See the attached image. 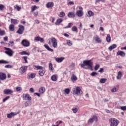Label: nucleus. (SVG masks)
Segmentation results:
<instances>
[{
	"instance_id": "1",
	"label": "nucleus",
	"mask_w": 126,
	"mask_h": 126,
	"mask_svg": "<svg viewBox=\"0 0 126 126\" xmlns=\"http://www.w3.org/2000/svg\"><path fill=\"white\" fill-rule=\"evenodd\" d=\"M93 63L91 60H85L83 61V64L81 65V67L85 69H92Z\"/></svg>"
},
{
	"instance_id": "2",
	"label": "nucleus",
	"mask_w": 126,
	"mask_h": 126,
	"mask_svg": "<svg viewBox=\"0 0 126 126\" xmlns=\"http://www.w3.org/2000/svg\"><path fill=\"white\" fill-rule=\"evenodd\" d=\"M72 92L73 95H80L82 93V91H81V89L79 87H76L72 89Z\"/></svg>"
},
{
	"instance_id": "3",
	"label": "nucleus",
	"mask_w": 126,
	"mask_h": 126,
	"mask_svg": "<svg viewBox=\"0 0 126 126\" xmlns=\"http://www.w3.org/2000/svg\"><path fill=\"white\" fill-rule=\"evenodd\" d=\"M110 126H118L119 121L116 118H112L109 120Z\"/></svg>"
},
{
	"instance_id": "4",
	"label": "nucleus",
	"mask_w": 126,
	"mask_h": 126,
	"mask_svg": "<svg viewBox=\"0 0 126 126\" xmlns=\"http://www.w3.org/2000/svg\"><path fill=\"white\" fill-rule=\"evenodd\" d=\"M78 8L79 10H77L76 15L78 17H82L83 16V8L81 6H79Z\"/></svg>"
},
{
	"instance_id": "5",
	"label": "nucleus",
	"mask_w": 126,
	"mask_h": 126,
	"mask_svg": "<svg viewBox=\"0 0 126 126\" xmlns=\"http://www.w3.org/2000/svg\"><path fill=\"white\" fill-rule=\"evenodd\" d=\"M5 50H6V51H5V53L8 55L9 57H12L13 55V53H14L11 49L9 48H6L5 47Z\"/></svg>"
},
{
	"instance_id": "6",
	"label": "nucleus",
	"mask_w": 126,
	"mask_h": 126,
	"mask_svg": "<svg viewBox=\"0 0 126 126\" xmlns=\"http://www.w3.org/2000/svg\"><path fill=\"white\" fill-rule=\"evenodd\" d=\"M19 28L18 31H17L16 33H18V34L21 35V34H23V32H24L25 28L24 27V26L20 25H19Z\"/></svg>"
},
{
	"instance_id": "7",
	"label": "nucleus",
	"mask_w": 126,
	"mask_h": 126,
	"mask_svg": "<svg viewBox=\"0 0 126 126\" xmlns=\"http://www.w3.org/2000/svg\"><path fill=\"white\" fill-rule=\"evenodd\" d=\"M51 40L52 44V47H53V48H57V47H58V40H57L55 37H52Z\"/></svg>"
},
{
	"instance_id": "8",
	"label": "nucleus",
	"mask_w": 126,
	"mask_h": 126,
	"mask_svg": "<svg viewBox=\"0 0 126 126\" xmlns=\"http://www.w3.org/2000/svg\"><path fill=\"white\" fill-rule=\"evenodd\" d=\"M21 44L24 47H29L30 46V42L26 39H23L21 42Z\"/></svg>"
},
{
	"instance_id": "9",
	"label": "nucleus",
	"mask_w": 126,
	"mask_h": 126,
	"mask_svg": "<svg viewBox=\"0 0 126 126\" xmlns=\"http://www.w3.org/2000/svg\"><path fill=\"white\" fill-rule=\"evenodd\" d=\"M23 98L24 100H25L26 101H31V96H30V95L28 94H23Z\"/></svg>"
},
{
	"instance_id": "10",
	"label": "nucleus",
	"mask_w": 126,
	"mask_h": 126,
	"mask_svg": "<svg viewBox=\"0 0 126 126\" xmlns=\"http://www.w3.org/2000/svg\"><path fill=\"white\" fill-rule=\"evenodd\" d=\"M18 112H11L10 113H8L7 114V117L8 119H11L13 117H14V116H16V115H18Z\"/></svg>"
},
{
	"instance_id": "11",
	"label": "nucleus",
	"mask_w": 126,
	"mask_h": 126,
	"mask_svg": "<svg viewBox=\"0 0 126 126\" xmlns=\"http://www.w3.org/2000/svg\"><path fill=\"white\" fill-rule=\"evenodd\" d=\"M3 92L4 94H5V95H9L13 93V91L10 89H5L4 90Z\"/></svg>"
},
{
	"instance_id": "12",
	"label": "nucleus",
	"mask_w": 126,
	"mask_h": 126,
	"mask_svg": "<svg viewBox=\"0 0 126 126\" xmlns=\"http://www.w3.org/2000/svg\"><path fill=\"white\" fill-rule=\"evenodd\" d=\"M97 120L98 119L97 118V117H96L95 116H94L92 118L89 120L88 123L90 124H92V123H93L94 121H95V122H97Z\"/></svg>"
},
{
	"instance_id": "13",
	"label": "nucleus",
	"mask_w": 126,
	"mask_h": 126,
	"mask_svg": "<svg viewBox=\"0 0 126 126\" xmlns=\"http://www.w3.org/2000/svg\"><path fill=\"white\" fill-rule=\"evenodd\" d=\"M117 55L124 58L126 56V53L123 51L119 50L117 52Z\"/></svg>"
},
{
	"instance_id": "14",
	"label": "nucleus",
	"mask_w": 126,
	"mask_h": 126,
	"mask_svg": "<svg viewBox=\"0 0 126 126\" xmlns=\"http://www.w3.org/2000/svg\"><path fill=\"white\" fill-rule=\"evenodd\" d=\"M6 79V75L4 73H0V80H5Z\"/></svg>"
},
{
	"instance_id": "15",
	"label": "nucleus",
	"mask_w": 126,
	"mask_h": 126,
	"mask_svg": "<svg viewBox=\"0 0 126 126\" xmlns=\"http://www.w3.org/2000/svg\"><path fill=\"white\" fill-rule=\"evenodd\" d=\"M55 60L57 63H63V60H64V57H61V58H56Z\"/></svg>"
},
{
	"instance_id": "16",
	"label": "nucleus",
	"mask_w": 126,
	"mask_h": 126,
	"mask_svg": "<svg viewBox=\"0 0 126 126\" xmlns=\"http://www.w3.org/2000/svg\"><path fill=\"white\" fill-rule=\"evenodd\" d=\"M46 7L47 8H50L54 7V2H49L46 4Z\"/></svg>"
},
{
	"instance_id": "17",
	"label": "nucleus",
	"mask_w": 126,
	"mask_h": 126,
	"mask_svg": "<svg viewBox=\"0 0 126 126\" xmlns=\"http://www.w3.org/2000/svg\"><path fill=\"white\" fill-rule=\"evenodd\" d=\"M67 16L69 18H72L75 17V14L73 12H69L67 14Z\"/></svg>"
},
{
	"instance_id": "18",
	"label": "nucleus",
	"mask_w": 126,
	"mask_h": 126,
	"mask_svg": "<svg viewBox=\"0 0 126 126\" xmlns=\"http://www.w3.org/2000/svg\"><path fill=\"white\" fill-rule=\"evenodd\" d=\"M44 47L46 50H48L49 52H54V49L50 48V46H49L48 44H44Z\"/></svg>"
},
{
	"instance_id": "19",
	"label": "nucleus",
	"mask_w": 126,
	"mask_h": 126,
	"mask_svg": "<svg viewBox=\"0 0 126 126\" xmlns=\"http://www.w3.org/2000/svg\"><path fill=\"white\" fill-rule=\"evenodd\" d=\"M46 73L45 69H41L39 71V74L40 76H44V75Z\"/></svg>"
},
{
	"instance_id": "20",
	"label": "nucleus",
	"mask_w": 126,
	"mask_h": 126,
	"mask_svg": "<svg viewBox=\"0 0 126 126\" xmlns=\"http://www.w3.org/2000/svg\"><path fill=\"white\" fill-rule=\"evenodd\" d=\"M123 76V73L121 71H119L117 73V79L118 80H120L122 78V77Z\"/></svg>"
},
{
	"instance_id": "21",
	"label": "nucleus",
	"mask_w": 126,
	"mask_h": 126,
	"mask_svg": "<svg viewBox=\"0 0 126 126\" xmlns=\"http://www.w3.org/2000/svg\"><path fill=\"white\" fill-rule=\"evenodd\" d=\"M11 22L12 25L14 24L15 25H16V24H18L19 21H18L16 19H11Z\"/></svg>"
},
{
	"instance_id": "22",
	"label": "nucleus",
	"mask_w": 126,
	"mask_h": 126,
	"mask_svg": "<svg viewBox=\"0 0 126 126\" xmlns=\"http://www.w3.org/2000/svg\"><path fill=\"white\" fill-rule=\"evenodd\" d=\"M49 69L50 71L52 72L55 70V68L53 67V63H49Z\"/></svg>"
},
{
	"instance_id": "23",
	"label": "nucleus",
	"mask_w": 126,
	"mask_h": 126,
	"mask_svg": "<svg viewBox=\"0 0 126 126\" xmlns=\"http://www.w3.org/2000/svg\"><path fill=\"white\" fill-rule=\"evenodd\" d=\"M45 91H46V89H45L44 87H41L39 89V92L40 94H44Z\"/></svg>"
},
{
	"instance_id": "24",
	"label": "nucleus",
	"mask_w": 126,
	"mask_h": 126,
	"mask_svg": "<svg viewBox=\"0 0 126 126\" xmlns=\"http://www.w3.org/2000/svg\"><path fill=\"white\" fill-rule=\"evenodd\" d=\"M51 79L52 81H57V80H58V76L56 75H53L51 76Z\"/></svg>"
},
{
	"instance_id": "25",
	"label": "nucleus",
	"mask_w": 126,
	"mask_h": 126,
	"mask_svg": "<svg viewBox=\"0 0 126 126\" xmlns=\"http://www.w3.org/2000/svg\"><path fill=\"white\" fill-rule=\"evenodd\" d=\"M22 72H25L27 70V66H23L20 68Z\"/></svg>"
},
{
	"instance_id": "26",
	"label": "nucleus",
	"mask_w": 126,
	"mask_h": 126,
	"mask_svg": "<svg viewBox=\"0 0 126 126\" xmlns=\"http://www.w3.org/2000/svg\"><path fill=\"white\" fill-rule=\"evenodd\" d=\"M117 48V45L116 44H113L109 47V51H112L113 49Z\"/></svg>"
},
{
	"instance_id": "27",
	"label": "nucleus",
	"mask_w": 126,
	"mask_h": 126,
	"mask_svg": "<svg viewBox=\"0 0 126 126\" xmlns=\"http://www.w3.org/2000/svg\"><path fill=\"white\" fill-rule=\"evenodd\" d=\"M35 77L36 75H35V74L32 73L27 77V78L28 79H30L31 78H35Z\"/></svg>"
},
{
	"instance_id": "28",
	"label": "nucleus",
	"mask_w": 126,
	"mask_h": 126,
	"mask_svg": "<svg viewBox=\"0 0 126 126\" xmlns=\"http://www.w3.org/2000/svg\"><path fill=\"white\" fill-rule=\"evenodd\" d=\"M94 39H95V41L96 42H97V43H101L102 42V40H101V39H100V38L99 37V36H98V35H96V36L94 37Z\"/></svg>"
},
{
	"instance_id": "29",
	"label": "nucleus",
	"mask_w": 126,
	"mask_h": 126,
	"mask_svg": "<svg viewBox=\"0 0 126 126\" xmlns=\"http://www.w3.org/2000/svg\"><path fill=\"white\" fill-rule=\"evenodd\" d=\"M63 22V19H59L57 20L56 22L55 23L56 25H60Z\"/></svg>"
},
{
	"instance_id": "30",
	"label": "nucleus",
	"mask_w": 126,
	"mask_h": 126,
	"mask_svg": "<svg viewBox=\"0 0 126 126\" xmlns=\"http://www.w3.org/2000/svg\"><path fill=\"white\" fill-rule=\"evenodd\" d=\"M71 30L73 32H76V33H77L78 30L77 29V27H76V26H74L72 27Z\"/></svg>"
},
{
	"instance_id": "31",
	"label": "nucleus",
	"mask_w": 126,
	"mask_h": 126,
	"mask_svg": "<svg viewBox=\"0 0 126 126\" xmlns=\"http://www.w3.org/2000/svg\"><path fill=\"white\" fill-rule=\"evenodd\" d=\"M19 54L22 56H23V55H27V56H29L30 55V53L27 52V51H23L22 52H20Z\"/></svg>"
},
{
	"instance_id": "32",
	"label": "nucleus",
	"mask_w": 126,
	"mask_h": 126,
	"mask_svg": "<svg viewBox=\"0 0 126 126\" xmlns=\"http://www.w3.org/2000/svg\"><path fill=\"white\" fill-rule=\"evenodd\" d=\"M71 80L72 81H75L76 80H77V77H76V76L74 74H73L71 76Z\"/></svg>"
},
{
	"instance_id": "33",
	"label": "nucleus",
	"mask_w": 126,
	"mask_h": 126,
	"mask_svg": "<svg viewBox=\"0 0 126 126\" xmlns=\"http://www.w3.org/2000/svg\"><path fill=\"white\" fill-rule=\"evenodd\" d=\"M0 63L1 64H6L7 63H9V62H8V61H6L5 60H0Z\"/></svg>"
},
{
	"instance_id": "34",
	"label": "nucleus",
	"mask_w": 126,
	"mask_h": 126,
	"mask_svg": "<svg viewBox=\"0 0 126 126\" xmlns=\"http://www.w3.org/2000/svg\"><path fill=\"white\" fill-rule=\"evenodd\" d=\"M106 41L108 43H110L111 42V35L109 34L107 35Z\"/></svg>"
},
{
	"instance_id": "35",
	"label": "nucleus",
	"mask_w": 126,
	"mask_h": 126,
	"mask_svg": "<svg viewBox=\"0 0 126 126\" xmlns=\"http://www.w3.org/2000/svg\"><path fill=\"white\" fill-rule=\"evenodd\" d=\"M9 29L10 31L13 32L14 31V25H13L12 24L10 25L9 26Z\"/></svg>"
},
{
	"instance_id": "36",
	"label": "nucleus",
	"mask_w": 126,
	"mask_h": 126,
	"mask_svg": "<svg viewBox=\"0 0 126 126\" xmlns=\"http://www.w3.org/2000/svg\"><path fill=\"white\" fill-rule=\"evenodd\" d=\"M73 25V24L71 23H69L68 24V26H67L66 27H65L64 28V29H67V28H70V27H71V26H72Z\"/></svg>"
},
{
	"instance_id": "37",
	"label": "nucleus",
	"mask_w": 126,
	"mask_h": 126,
	"mask_svg": "<svg viewBox=\"0 0 126 126\" xmlns=\"http://www.w3.org/2000/svg\"><path fill=\"white\" fill-rule=\"evenodd\" d=\"M64 92L66 94H69L70 93V90H69V89H68V88L65 89L64 90Z\"/></svg>"
},
{
	"instance_id": "38",
	"label": "nucleus",
	"mask_w": 126,
	"mask_h": 126,
	"mask_svg": "<svg viewBox=\"0 0 126 126\" xmlns=\"http://www.w3.org/2000/svg\"><path fill=\"white\" fill-rule=\"evenodd\" d=\"M88 14L89 15V17H91V16H93V15H94V13L91 11H89L88 12Z\"/></svg>"
},
{
	"instance_id": "39",
	"label": "nucleus",
	"mask_w": 126,
	"mask_h": 126,
	"mask_svg": "<svg viewBox=\"0 0 126 126\" xmlns=\"http://www.w3.org/2000/svg\"><path fill=\"white\" fill-rule=\"evenodd\" d=\"M4 34H5L4 30H1V29H0V36H3Z\"/></svg>"
},
{
	"instance_id": "40",
	"label": "nucleus",
	"mask_w": 126,
	"mask_h": 126,
	"mask_svg": "<svg viewBox=\"0 0 126 126\" xmlns=\"http://www.w3.org/2000/svg\"><path fill=\"white\" fill-rule=\"evenodd\" d=\"M65 16V13H64V12H61L59 15V17H63Z\"/></svg>"
},
{
	"instance_id": "41",
	"label": "nucleus",
	"mask_w": 126,
	"mask_h": 126,
	"mask_svg": "<svg viewBox=\"0 0 126 126\" xmlns=\"http://www.w3.org/2000/svg\"><path fill=\"white\" fill-rule=\"evenodd\" d=\"M14 7L16 9L18 10V11H20V10L21 9V7L18 6V5H16L14 6Z\"/></svg>"
},
{
	"instance_id": "42",
	"label": "nucleus",
	"mask_w": 126,
	"mask_h": 126,
	"mask_svg": "<svg viewBox=\"0 0 126 126\" xmlns=\"http://www.w3.org/2000/svg\"><path fill=\"white\" fill-rule=\"evenodd\" d=\"M37 6L36 5H33L32 6V12H33L34 10H36L37 9Z\"/></svg>"
},
{
	"instance_id": "43",
	"label": "nucleus",
	"mask_w": 126,
	"mask_h": 126,
	"mask_svg": "<svg viewBox=\"0 0 126 126\" xmlns=\"http://www.w3.org/2000/svg\"><path fill=\"white\" fill-rule=\"evenodd\" d=\"M34 67H35V68L37 69H39V70H41V69H43V67L42 66L35 65Z\"/></svg>"
},
{
	"instance_id": "44",
	"label": "nucleus",
	"mask_w": 126,
	"mask_h": 126,
	"mask_svg": "<svg viewBox=\"0 0 126 126\" xmlns=\"http://www.w3.org/2000/svg\"><path fill=\"white\" fill-rule=\"evenodd\" d=\"M4 67H5V68H12L13 67V66L10 64H8L5 65Z\"/></svg>"
},
{
	"instance_id": "45",
	"label": "nucleus",
	"mask_w": 126,
	"mask_h": 126,
	"mask_svg": "<svg viewBox=\"0 0 126 126\" xmlns=\"http://www.w3.org/2000/svg\"><path fill=\"white\" fill-rule=\"evenodd\" d=\"M23 59H24V60L25 61V63H28V61H27V59H28V57H27V56H24L23 57Z\"/></svg>"
},
{
	"instance_id": "46",
	"label": "nucleus",
	"mask_w": 126,
	"mask_h": 126,
	"mask_svg": "<svg viewBox=\"0 0 126 126\" xmlns=\"http://www.w3.org/2000/svg\"><path fill=\"white\" fill-rule=\"evenodd\" d=\"M67 44L68 46H72V42L69 40H67Z\"/></svg>"
},
{
	"instance_id": "47",
	"label": "nucleus",
	"mask_w": 126,
	"mask_h": 126,
	"mask_svg": "<svg viewBox=\"0 0 126 126\" xmlns=\"http://www.w3.org/2000/svg\"><path fill=\"white\" fill-rule=\"evenodd\" d=\"M106 81H107V79L105 78H102L100 80V83H105V82H106Z\"/></svg>"
},
{
	"instance_id": "48",
	"label": "nucleus",
	"mask_w": 126,
	"mask_h": 126,
	"mask_svg": "<svg viewBox=\"0 0 126 126\" xmlns=\"http://www.w3.org/2000/svg\"><path fill=\"white\" fill-rule=\"evenodd\" d=\"M100 67V65L99 64H96L95 66L94 67V70H98V68Z\"/></svg>"
},
{
	"instance_id": "49",
	"label": "nucleus",
	"mask_w": 126,
	"mask_h": 126,
	"mask_svg": "<svg viewBox=\"0 0 126 126\" xmlns=\"http://www.w3.org/2000/svg\"><path fill=\"white\" fill-rule=\"evenodd\" d=\"M40 38L41 37L39 36H36L34 38V41H35L36 42H39V41H40Z\"/></svg>"
},
{
	"instance_id": "50",
	"label": "nucleus",
	"mask_w": 126,
	"mask_h": 126,
	"mask_svg": "<svg viewBox=\"0 0 126 126\" xmlns=\"http://www.w3.org/2000/svg\"><path fill=\"white\" fill-rule=\"evenodd\" d=\"M91 75L92 76H96V75H98V73H97L96 72H93L91 73Z\"/></svg>"
},
{
	"instance_id": "51",
	"label": "nucleus",
	"mask_w": 126,
	"mask_h": 126,
	"mask_svg": "<svg viewBox=\"0 0 126 126\" xmlns=\"http://www.w3.org/2000/svg\"><path fill=\"white\" fill-rule=\"evenodd\" d=\"M121 110L122 111H126V106H121L120 107Z\"/></svg>"
},
{
	"instance_id": "52",
	"label": "nucleus",
	"mask_w": 126,
	"mask_h": 126,
	"mask_svg": "<svg viewBox=\"0 0 126 126\" xmlns=\"http://www.w3.org/2000/svg\"><path fill=\"white\" fill-rule=\"evenodd\" d=\"M9 98H10V97L9 96H8L6 97H5L3 99V102H5V101H7V100H8V99H9Z\"/></svg>"
},
{
	"instance_id": "53",
	"label": "nucleus",
	"mask_w": 126,
	"mask_h": 126,
	"mask_svg": "<svg viewBox=\"0 0 126 126\" xmlns=\"http://www.w3.org/2000/svg\"><path fill=\"white\" fill-rule=\"evenodd\" d=\"M22 90V89L20 87H17L16 88V91H21Z\"/></svg>"
},
{
	"instance_id": "54",
	"label": "nucleus",
	"mask_w": 126,
	"mask_h": 126,
	"mask_svg": "<svg viewBox=\"0 0 126 126\" xmlns=\"http://www.w3.org/2000/svg\"><path fill=\"white\" fill-rule=\"evenodd\" d=\"M101 1V2H105V0H95V3H97L98 2H100Z\"/></svg>"
},
{
	"instance_id": "55",
	"label": "nucleus",
	"mask_w": 126,
	"mask_h": 126,
	"mask_svg": "<svg viewBox=\"0 0 126 126\" xmlns=\"http://www.w3.org/2000/svg\"><path fill=\"white\" fill-rule=\"evenodd\" d=\"M4 8V5L1 4H0V10H3Z\"/></svg>"
},
{
	"instance_id": "56",
	"label": "nucleus",
	"mask_w": 126,
	"mask_h": 126,
	"mask_svg": "<svg viewBox=\"0 0 126 126\" xmlns=\"http://www.w3.org/2000/svg\"><path fill=\"white\" fill-rule=\"evenodd\" d=\"M72 111L75 113H77V111H78V109L77 108H73L72 109Z\"/></svg>"
},
{
	"instance_id": "57",
	"label": "nucleus",
	"mask_w": 126,
	"mask_h": 126,
	"mask_svg": "<svg viewBox=\"0 0 126 126\" xmlns=\"http://www.w3.org/2000/svg\"><path fill=\"white\" fill-rule=\"evenodd\" d=\"M117 90H118V89H117V88H114L111 90V92H116Z\"/></svg>"
},
{
	"instance_id": "58",
	"label": "nucleus",
	"mask_w": 126,
	"mask_h": 126,
	"mask_svg": "<svg viewBox=\"0 0 126 126\" xmlns=\"http://www.w3.org/2000/svg\"><path fill=\"white\" fill-rule=\"evenodd\" d=\"M30 92H31L32 93H34V89H33V88H30Z\"/></svg>"
},
{
	"instance_id": "59",
	"label": "nucleus",
	"mask_w": 126,
	"mask_h": 126,
	"mask_svg": "<svg viewBox=\"0 0 126 126\" xmlns=\"http://www.w3.org/2000/svg\"><path fill=\"white\" fill-rule=\"evenodd\" d=\"M38 11H36L33 13V14L34 16L37 17L38 16Z\"/></svg>"
},
{
	"instance_id": "60",
	"label": "nucleus",
	"mask_w": 126,
	"mask_h": 126,
	"mask_svg": "<svg viewBox=\"0 0 126 126\" xmlns=\"http://www.w3.org/2000/svg\"><path fill=\"white\" fill-rule=\"evenodd\" d=\"M25 105L26 106V107H28V106H29V102L27 101L25 103Z\"/></svg>"
},
{
	"instance_id": "61",
	"label": "nucleus",
	"mask_w": 126,
	"mask_h": 126,
	"mask_svg": "<svg viewBox=\"0 0 126 126\" xmlns=\"http://www.w3.org/2000/svg\"><path fill=\"white\" fill-rule=\"evenodd\" d=\"M67 3H68V4H69L70 5L74 4V3L73 2V1H69Z\"/></svg>"
},
{
	"instance_id": "62",
	"label": "nucleus",
	"mask_w": 126,
	"mask_h": 126,
	"mask_svg": "<svg viewBox=\"0 0 126 126\" xmlns=\"http://www.w3.org/2000/svg\"><path fill=\"white\" fill-rule=\"evenodd\" d=\"M44 38H41L39 39V42H40L41 43H43V42H44Z\"/></svg>"
},
{
	"instance_id": "63",
	"label": "nucleus",
	"mask_w": 126,
	"mask_h": 126,
	"mask_svg": "<svg viewBox=\"0 0 126 126\" xmlns=\"http://www.w3.org/2000/svg\"><path fill=\"white\" fill-rule=\"evenodd\" d=\"M104 71V68H100V69L98 70V72H103Z\"/></svg>"
},
{
	"instance_id": "64",
	"label": "nucleus",
	"mask_w": 126,
	"mask_h": 126,
	"mask_svg": "<svg viewBox=\"0 0 126 126\" xmlns=\"http://www.w3.org/2000/svg\"><path fill=\"white\" fill-rule=\"evenodd\" d=\"M9 44H12L11 46H13V45H14V42H13V41H9Z\"/></svg>"
}]
</instances>
